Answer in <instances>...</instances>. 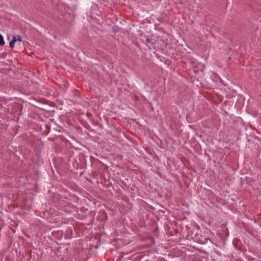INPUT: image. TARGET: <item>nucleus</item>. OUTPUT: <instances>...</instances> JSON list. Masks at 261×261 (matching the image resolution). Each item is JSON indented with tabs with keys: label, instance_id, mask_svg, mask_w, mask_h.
<instances>
[{
	"label": "nucleus",
	"instance_id": "2",
	"mask_svg": "<svg viewBox=\"0 0 261 261\" xmlns=\"http://www.w3.org/2000/svg\"><path fill=\"white\" fill-rule=\"evenodd\" d=\"M16 42V40L12 39V40L10 42L9 45L11 48H13L14 47L15 43Z\"/></svg>",
	"mask_w": 261,
	"mask_h": 261
},
{
	"label": "nucleus",
	"instance_id": "3",
	"mask_svg": "<svg viewBox=\"0 0 261 261\" xmlns=\"http://www.w3.org/2000/svg\"><path fill=\"white\" fill-rule=\"evenodd\" d=\"M5 44V41L3 36L0 34V45H3Z\"/></svg>",
	"mask_w": 261,
	"mask_h": 261
},
{
	"label": "nucleus",
	"instance_id": "1",
	"mask_svg": "<svg viewBox=\"0 0 261 261\" xmlns=\"http://www.w3.org/2000/svg\"><path fill=\"white\" fill-rule=\"evenodd\" d=\"M13 39L16 40V41H21L22 37L20 35H17V36H13Z\"/></svg>",
	"mask_w": 261,
	"mask_h": 261
}]
</instances>
